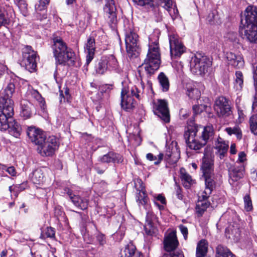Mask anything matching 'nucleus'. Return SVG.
I'll use <instances>...</instances> for the list:
<instances>
[{"instance_id": "7c9ffc66", "label": "nucleus", "mask_w": 257, "mask_h": 257, "mask_svg": "<svg viewBox=\"0 0 257 257\" xmlns=\"http://www.w3.org/2000/svg\"><path fill=\"white\" fill-rule=\"evenodd\" d=\"M215 257H236V256L226 246L219 244L215 248Z\"/></svg>"}, {"instance_id": "2eb2a0df", "label": "nucleus", "mask_w": 257, "mask_h": 257, "mask_svg": "<svg viewBox=\"0 0 257 257\" xmlns=\"http://www.w3.org/2000/svg\"><path fill=\"white\" fill-rule=\"evenodd\" d=\"M26 133L30 141L38 146L42 144L46 137L43 130L33 125L27 127Z\"/></svg>"}, {"instance_id": "79ce46f5", "label": "nucleus", "mask_w": 257, "mask_h": 257, "mask_svg": "<svg viewBox=\"0 0 257 257\" xmlns=\"http://www.w3.org/2000/svg\"><path fill=\"white\" fill-rule=\"evenodd\" d=\"M225 131L229 135L234 134L238 139H241L242 138V133L241 130L238 126H234L233 127H227L225 128Z\"/></svg>"}, {"instance_id": "37998d69", "label": "nucleus", "mask_w": 257, "mask_h": 257, "mask_svg": "<svg viewBox=\"0 0 257 257\" xmlns=\"http://www.w3.org/2000/svg\"><path fill=\"white\" fill-rule=\"evenodd\" d=\"M209 106L207 104L194 105L193 106V111L194 115H197L201 113L203 111H208Z\"/></svg>"}, {"instance_id": "c03bdc74", "label": "nucleus", "mask_w": 257, "mask_h": 257, "mask_svg": "<svg viewBox=\"0 0 257 257\" xmlns=\"http://www.w3.org/2000/svg\"><path fill=\"white\" fill-rule=\"evenodd\" d=\"M235 86L237 89H241L242 88L243 79V75L241 72L238 71L235 73Z\"/></svg>"}, {"instance_id": "f704fd0d", "label": "nucleus", "mask_w": 257, "mask_h": 257, "mask_svg": "<svg viewBox=\"0 0 257 257\" xmlns=\"http://www.w3.org/2000/svg\"><path fill=\"white\" fill-rule=\"evenodd\" d=\"M210 205V203L208 200L198 199L195 207L196 213L199 216H201Z\"/></svg>"}, {"instance_id": "bf43d9fd", "label": "nucleus", "mask_w": 257, "mask_h": 257, "mask_svg": "<svg viewBox=\"0 0 257 257\" xmlns=\"http://www.w3.org/2000/svg\"><path fill=\"white\" fill-rule=\"evenodd\" d=\"M96 239L101 245H103L106 243L105 237L102 233H98L96 236Z\"/></svg>"}, {"instance_id": "13d9d810", "label": "nucleus", "mask_w": 257, "mask_h": 257, "mask_svg": "<svg viewBox=\"0 0 257 257\" xmlns=\"http://www.w3.org/2000/svg\"><path fill=\"white\" fill-rule=\"evenodd\" d=\"M179 229H180L181 232L183 234L184 239L185 240H186L187 238V237H188V233L187 227H186L185 226L181 224L179 226Z\"/></svg>"}, {"instance_id": "4d7b16f0", "label": "nucleus", "mask_w": 257, "mask_h": 257, "mask_svg": "<svg viewBox=\"0 0 257 257\" xmlns=\"http://www.w3.org/2000/svg\"><path fill=\"white\" fill-rule=\"evenodd\" d=\"M253 79L255 90H257V62L252 64V66Z\"/></svg>"}, {"instance_id": "bb28decb", "label": "nucleus", "mask_w": 257, "mask_h": 257, "mask_svg": "<svg viewBox=\"0 0 257 257\" xmlns=\"http://www.w3.org/2000/svg\"><path fill=\"white\" fill-rule=\"evenodd\" d=\"M215 136V131L213 126L211 124H209L204 126L200 135H198L199 139L206 145L208 142H211L214 139Z\"/></svg>"}, {"instance_id": "20e7f679", "label": "nucleus", "mask_w": 257, "mask_h": 257, "mask_svg": "<svg viewBox=\"0 0 257 257\" xmlns=\"http://www.w3.org/2000/svg\"><path fill=\"white\" fill-rule=\"evenodd\" d=\"M160 63V54L158 45L155 44L153 46H150L147 58L143 64L145 71L151 76L159 69Z\"/></svg>"}, {"instance_id": "b1692460", "label": "nucleus", "mask_w": 257, "mask_h": 257, "mask_svg": "<svg viewBox=\"0 0 257 257\" xmlns=\"http://www.w3.org/2000/svg\"><path fill=\"white\" fill-rule=\"evenodd\" d=\"M14 12L13 9L9 6L0 8V27L9 25Z\"/></svg>"}, {"instance_id": "8fccbe9b", "label": "nucleus", "mask_w": 257, "mask_h": 257, "mask_svg": "<svg viewBox=\"0 0 257 257\" xmlns=\"http://www.w3.org/2000/svg\"><path fill=\"white\" fill-rule=\"evenodd\" d=\"M244 209L246 211H251L252 209V202L249 195L246 194L243 198Z\"/></svg>"}, {"instance_id": "5fc2aeb1", "label": "nucleus", "mask_w": 257, "mask_h": 257, "mask_svg": "<svg viewBox=\"0 0 257 257\" xmlns=\"http://www.w3.org/2000/svg\"><path fill=\"white\" fill-rule=\"evenodd\" d=\"M212 190L205 188L204 191H203L201 195L198 196V199L204 200H208L210 195L211 194Z\"/></svg>"}, {"instance_id": "1a4fd4ad", "label": "nucleus", "mask_w": 257, "mask_h": 257, "mask_svg": "<svg viewBox=\"0 0 257 257\" xmlns=\"http://www.w3.org/2000/svg\"><path fill=\"white\" fill-rule=\"evenodd\" d=\"M39 57L37 52L30 46H26L23 50V59L21 65L30 72H34L37 68Z\"/></svg>"}, {"instance_id": "f257e3e1", "label": "nucleus", "mask_w": 257, "mask_h": 257, "mask_svg": "<svg viewBox=\"0 0 257 257\" xmlns=\"http://www.w3.org/2000/svg\"><path fill=\"white\" fill-rule=\"evenodd\" d=\"M52 49L57 64L73 66L76 56L73 51L68 47L66 43L59 37L53 38Z\"/></svg>"}, {"instance_id": "338daca9", "label": "nucleus", "mask_w": 257, "mask_h": 257, "mask_svg": "<svg viewBox=\"0 0 257 257\" xmlns=\"http://www.w3.org/2000/svg\"><path fill=\"white\" fill-rule=\"evenodd\" d=\"M174 149H171V150H167L166 152L165 158L168 162H169V161L170 160V158L172 156L173 150Z\"/></svg>"}, {"instance_id": "69168bd1", "label": "nucleus", "mask_w": 257, "mask_h": 257, "mask_svg": "<svg viewBox=\"0 0 257 257\" xmlns=\"http://www.w3.org/2000/svg\"><path fill=\"white\" fill-rule=\"evenodd\" d=\"M252 110L253 112H257V94H255L253 96Z\"/></svg>"}, {"instance_id": "6e6552de", "label": "nucleus", "mask_w": 257, "mask_h": 257, "mask_svg": "<svg viewBox=\"0 0 257 257\" xmlns=\"http://www.w3.org/2000/svg\"><path fill=\"white\" fill-rule=\"evenodd\" d=\"M211 65V62L207 56L197 54L191 60V70L197 75L204 74L208 72Z\"/></svg>"}, {"instance_id": "774afa93", "label": "nucleus", "mask_w": 257, "mask_h": 257, "mask_svg": "<svg viewBox=\"0 0 257 257\" xmlns=\"http://www.w3.org/2000/svg\"><path fill=\"white\" fill-rule=\"evenodd\" d=\"M156 199L157 200L160 201V202L163 204H166V200L165 197L163 196L162 194H158L156 197Z\"/></svg>"}, {"instance_id": "a878e982", "label": "nucleus", "mask_w": 257, "mask_h": 257, "mask_svg": "<svg viewBox=\"0 0 257 257\" xmlns=\"http://www.w3.org/2000/svg\"><path fill=\"white\" fill-rule=\"evenodd\" d=\"M225 57L229 64L233 67L240 68L243 66L244 61L241 55H236L232 52H227L225 54Z\"/></svg>"}, {"instance_id": "f8f14e48", "label": "nucleus", "mask_w": 257, "mask_h": 257, "mask_svg": "<svg viewBox=\"0 0 257 257\" xmlns=\"http://www.w3.org/2000/svg\"><path fill=\"white\" fill-rule=\"evenodd\" d=\"M59 146L58 140L55 136L46 137L42 144L38 146L37 150L42 156H52L58 149Z\"/></svg>"}, {"instance_id": "f3484780", "label": "nucleus", "mask_w": 257, "mask_h": 257, "mask_svg": "<svg viewBox=\"0 0 257 257\" xmlns=\"http://www.w3.org/2000/svg\"><path fill=\"white\" fill-rule=\"evenodd\" d=\"M104 15L111 27H114L117 22L116 9L113 0H105Z\"/></svg>"}, {"instance_id": "052dcab7", "label": "nucleus", "mask_w": 257, "mask_h": 257, "mask_svg": "<svg viewBox=\"0 0 257 257\" xmlns=\"http://www.w3.org/2000/svg\"><path fill=\"white\" fill-rule=\"evenodd\" d=\"M2 169L6 170V171L12 176H14L16 175V171L13 166L6 168V166H3Z\"/></svg>"}, {"instance_id": "6ab92c4d", "label": "nucleus", "mask_w": 257, "mask_h": 257, "mask_svg": "<svg viewBox=\"0 0 257 257\" xmlns=\"http://www.w3.org/2000/svg\"><path fill=\"white\" fill-rule=\"evenodd\" d=\"M164 249L169 252L176 251L179 245L176 231H173L165 236L163 241Z\"/></svg>"}, {"instance_id": "864d4df0", "label": "nucleus", "mask_w": 257, "mask_h": 257, "mask_svg": "<svg viewBox=\"0 0 257 257\" xmlns=\"http://www.w3.org/2000/svg\"><path fill=\"white\" fill-rule=\"evenodd\" d=\"M152 9H153L155 21L157 22H161L162 20V14L160 11L159 8L155 7V5L154 7Z\"/></svg>"}, {"instance_id": "473e14b6", "label": "nucleus", "mask_w": 257, "mask_h": 257, "mask_svg": "<svg viewBox=\"0 0 257 257\" xmlns=\"http://www.w3.org/2000/svg\"><path fill=\"white\" fill-rule=\"evenodd\" d=\"M244 168L242 166H236L229 170V177L233 181H237L243 177Z\"/></svg>"}, {"instance_id": "5701e85b", "label": "nucleus", "mask_w": 257, "mask_h": 257, "mask_svg": "<svg viewBox=\"0 0 257 257\" xmlns=\"http://www.w3.org/2000/svg\"><path fill=\"white\" fill-rule=\"evenodd\" d=\"M98 160L103 163L119 164L122 163L123 158L120 154L111 151L99 157Z\"/></svg>"}, {"instance_id": "ddd939ff", "label": "nucleus", "mask_w": 257, "mask_h": 257, "mask_svg": "<svg viewBox=\"0 0 257 257\" xmlns=\"http://www.w3.org/2000/svg\"><path fill=\"white\" fill-rule=\"evenodd\" d=\"M170 54L172 57H180L185 51L186 48L178 35L172 33L169 36Z\"/></svg>"}, {"instance_id": "0e129e2a", "label": "nucleus", "mask_w": 257, "mask_h": 257, "mask_svg": "<svg viewBox=\"0 0 257 257\" xmlns=\"http://www.w3.org/2000/svg\"><path fill=\"white\" fill-rule=\"evenodd\" d=\"M162 2L165 4L164 8L167 11L171 8L172 6V2L171 0H161Z\"/></svg>"}, {"instance_id": "c9c22d12", "label": "nucleus", "mask_w": 257, "mask_h": 257, "mask_svg": "<svg viewBox=\"0 0 257 257\" xmlns=\"http://www.w3.org/2000/svg\"><path fill=\"white\" fill-rule=\"evenodd\" d=\"M186 89V94L190 98L197 100L199 98L201 92L197 88L191 85L187 84Z\"/></svg>"}, {"instance_id": "c85d7f7f", "label": "nucleus", "mask_w": 257, "mask_h": 257, "mask_svg": "<svg viewBox=\"0 0 257 257\" xmlns=\"http://www.w3.org/2000/svg\"><path fill=\"white\" fill-rule=\"evenodd\" d=\"M139 192L136 195V201L139 206L142 205L146 208L149 200L143 186H135Z\"/></svg>"}, {"instance_id": "cd10ccee", "label": "nucleus", "mask_w": 257, "mask_h": 257, "mask_svg": "<svg viewBox=\"0 0 257 257\" xmlns=\"http://www.w3.org/2000/svg\"><path fill=\"white\" fill-rule=\"evenodd\" d=\"M20 116L25 119L30 118L32 115L33 104L27 100H22L20 103Z\"/></svg>"}, {"instance_id": "603ef678", "label": "nucleus", "mask_w": 257, "mask_h": 257, "mask_svg": "<svg viewBox=\"0 0 257 257\" xmlns=\"http://www.w3.org/2000/svg\"><path fill=\"white\" fill-rule=\"evenodd\" d=\"M180 158V152L178 151V149L175 148L173 150V154L172 156L170 158V160L169 161V163L171 164H173L176 163Z\"/></svg>"}, {"instance_id": "09e8293b", "label": "nucleus", "mask_w": 257, "mask_h": 257, "mask_svg": "<svg viewBox=\"0 0 257 257\" xmlns=\"http://www.w3.org/2000/svg\"><path fill=\"white\" fill-rule=\"evenodd\" d=\"M15 4L18 6L22 13L25 15L27 11V4L25 0H15Z\"/></svg>"}, {"instance_id": "4468645a", "label": "nucleus", "mask_w": 257, "mask_h": 257, "mask_svg": "<svg viewBox=\"0 0 257 257\" xmlns=\"http://www.w3.org/2000/svg\"><path fill=\"white\" fill-rule=\"evenodd\" d=\"M257 26V7L248 6L240 15V26Z\"/></svg>"}, {"instance_id": "2f4dec72", "label": "nucleus", "mask_w": 257, "mask_h": 257, "mask_svg": "<svg viewBox=\"0 0 257 257\" xmlns=\"http://www.w3.org/2000/svg\"><path fill=\"white\" fill-rule=\"evenodd\" d=\"M49 2L50 0H40L38 3L35 5V10L38 13L37 17L40 20L47 19V15L45 13H43L42 14L41 17V14H39L38 12L44 11L46 10L47 6L49 4Z\"/></svg>"}, {"instance_id": "a18cd8bd", "label": "nucleus", "mask_w": 257, "mask_h": 257, "mask_svg": "<svg viewBox=\"0 0 257 257\" xmlns=\"http://www.w3.org/2000/svg\"><path fill=\"white\" fill-rule=\"evenodd\" d=\"M163 156L164 155L163 154L160 153L158 156V157L157 158V156H154L153 154L148 153L146 155V158L148 160L150 161H154V164L155 165H158L161 163V161L162 160Z\"/></svg>"}, {"instance_id": "3c124183", "label": "nucleus", "mask_w": 257, "mask_h": 257, "mask_svg": "<svg viewBox=\"0 0 257 257\" xmlns=\"http://www.w3.org/2000/svg\"><path fill=\"white\" fill-rule=\"evenodd\" d=\"M32 95L40 103L41 107L44 106L45 104L44 99L42 97L40 93L36 90H34L32 92Z\"/></svg>"}, {"instance_id": "58836bf2", "label": "nucleus", "mask_w": 257, "mask_h": 257, "mask_svg": "<svg viewBox=\"0 0 257 257\" xmlns=\"http://www.w3.org/2000/svg\"><path fill=\"white\" fill-rule=\"evenodd\" d=\"M181 176L180 178L183 183V185L184 187L186 188H189L192 184L193 181L192 179V178L190 175L185 172V171H183V170H181Z\"/></svg>"}, {"instance_id": "e2e57ef3", "label": "nucleus", "mask_w": 257, "mask_h": 257, "mask_svg": "<svg viewBox=\"0 0 257 257\" xmlns=\"http://www.w3.org/2000/svg\"><path fill=\"white\" fill-rule=\"evenodd\" d=\"M175 190H176V196H177V198L179 199L182 200L183 199V195L182 194V190H181V188L180 187V186L176 184Z\"/></svg>"}, {"instance_id": "423d86ee", "label": "nucleus", "mask_w": 257, "mask_h": 257, "mask_svg": "<svg viewBox=\"0 0 257 257\" xmlns=\"http://www.w3.org/2000/svg\"><path fill=\"white\" fill-rule=\"evenodd\" d=\"M125 43L128 56L130 58L138 57L141 52L139 36L131 29L126 30Z\"/></svg>"}, {"instance_id": "dca6fc26", "label": "nucleus", "mask_w": 257, "mask_h": 257, "mask_svg": "<svg viewBox=\"0 0 257 257\" xmlns=\"http://www.w3.org/2000/svg\"><path fill=\"white\" fill-rule=\"evenodd\" d=\"M153 111L154 113L164 122H169L170 121L169 110L168 103L166 100L159 99L157 103L154 104Z\"/></svg>"}, {"instance_id": "49530a36", "label": "nucleus", "mask_w": 257, "mask_h": 257, "mask_svg": "<svg viewBox=\"0 0 257 257\" xmlns=\"http://www.w3.org/2000/svg\"><path fill=\"white\" fill-rule=\"evenodd\" d=\"M144 230L146 234L148 235H153L156 233V228L153 225V223H146L144 226Z\"/></svg>"}, {"instance_id": "6e6d98bb", "label": "nucleus", "mask_w": 257, "mask_h": 257, "mask_svg": "<svg viewBox=\"0 0 257 257\" xmlns=\"http://www.w3.org/2000/svg\"><path fill=\"white\" fill-rule=\"evenodd\" d=\"M163 257H184V255L182 250H177L169 253H165Z\"/></svg>"}, {"instance_id": "4c0bfd02", "label": "nucleus", "mask_w": 257, "mask_h": 257, "mask_svg": "<svg viewBox=\"0 0 257 257\" xmlns=\"http://www.w3.org/2000/svg\"><path fill=\"white\" fill-rule=\"evenodd\" d=\"M136 248L132 243L127 244L121 251V257H133L135 255Z\"/></svg>"}, {"instance_id": "9b49d317", "label": "nucleus", "mask_w": 257, "mask_h": 257, "mask_svg": "<svg viewBox=\"0 0 257 257\" xmlns=\"http://www.w3.org/2000/svg\"><path fill=\"white\" fill-rule=\"evenodd\" d=\"M118 67V62L113 55L104 56L96 63L95 71L98 75L104 74L108 70H116Z\"/></svg>"}, {"instance_id": "7ed1b4c3", "label": "nucleus", "mask_w": 257, "mask_h": 257, "mask_svg": "<svg viewBox=\"0 0 257 257\" xmlns=\"http://www.w3.org/2000/svg\"><path fill=\"white\" fill-rule=\"evenodd\" d=\"M8 112V111H6V110L0 112V131H6L8 130L11 135L18 138L21 134V126L17 121L13 119L14 109L12 114L9 115Z\"/></svg>"}, {"instance_id": "412c9836", "label": "nucleus", "mask_w": 257, "mask_h": 257, "mask_svg": "<svg viewBox=\"0 0 257 257\" xmlns=\"http://www.w3.org/2000/svg\"><path fill=\"white\" fill-rule=\"evenodd\" d=\"M244 30V38L251 43H257V26L246 25L240 26Z\"/></svg>"}, {"instance_id": "a211bd4d", "label": "nucleus", "mask_w": 257, "mask_h": 257, "mask_svg": "<svg viewBox=\"0 0 257 257\" xmlns=\"http://www.w3.org/2000/svg\"><path fill=\"white\" fill-rule=\"evenodd\" d=\"M214 108L219 116H229L231 112L228 100L223 96L219 97L215 100Z\"/></svg>"}, {"instance_id": "f03ea898", "label": "nucleus", "mask_w": 257, "mask_h": 257, "mask_svg": "<svg viewBox=\"0 0 257 257\" xmlns=\"http://www.w3.org/2000/svg\"><path fill=\"white\" fill-rule=\"evenodd\" d=\"M211 148L207 146L204 149L202 158L201 170L205 180V188L213 190L216 184L214 181V155L210 151Z\"/></svg>"}, {"instance_id": "680f3d73", "label": "nucleus", "mask_w": 257, "mask_h": 257, "mask_svg": "<svg viewBox=\"0 0 257 257\" xmlns=\"http://www.w3.org/2000/svg\"><path fill=\"white\" fill-rule=\"evenodd\" d=\"M226 38L231 42H235L237 39V34L234 32H229L227 35Z\"/></svg>"}, {"instance_id": "9d476101", "label": "nucleus", "mask_w": 257, "mask_h": 257, "mask_svg": "<svg viewBox=\"0 0 257 257\" xmlns=\"http://www.w3.org/2000/svg\"><path fill=\"white\" fill-rule=\"evenodd\" d=\"M198 130L196 127L191 126L185 131L184 137L187 147L191 150L198 151L205 146L204 143L199 139L197 135Z\"/></svg>"}, {"instance_id": "c756f323", "label": "nucleus", "mask_w": 257, "mask_h": 257, "mask_svg": "<svg viewBox=\"0 0 257 257\" xmlns=\"http://www.w3.org/2000/svg\"><path fill=\"white\" fill-rule=\"evenodd\" d=\"M208 243L206 240L201 239L200 240L196 247V256L205 257L208 252Z\"/></svg>"}, {"instance_id": "72a5a7b5", "label": "nucleus", "mask_w": 257, "mask_h": 257, "mask_svg": "<svg viewBox=\"0 0 257 257\" xmlns=\"http://www.w3.org/2000/svg\"><path fill=\"white\" fill-rule=\"evenodd\" d=\"M31 179L33 183L41 185L44 182L45 177L43 171L37 169L32 173Z\"/></svg>"}, {"instance_id": "a19ab883", "label": "nucleus", "mask_w": 257, "mask_h": 257, "mask_svg": "<svg viewBox=\"0 0 257 257\" xmlns=\"http://www.w3.org/2000/svg\"><path fill=\"white\" fill-rule=\"evenodd\" d=\"M249 124L251 132L257 136V114H253L250 117Z\"/></svg>"}, {"instance_id": "0eeeda50", "label": "nucleus", "mask_w": 257, "mask_h": 257, "mask_svg": "<svg viewBox=\"0 0 257 257\" xmlns=\"http://www.w3.org/2000/svg\"><path fill=\"white\" fill-rule=\"evenodd\" d=\"M15 90V85L13 82L8 84L6 87L1 92L0 96V112L8 111V114H12L14 109V102L11 99Z\"/></svg>"}, {"instance_id": "e433bc0d", "label": "nucleus", "mask_w": 257, "mask_h": 257, "mask_svg": "<svg viewBox=\"0 0 257 257\" xmlns=\"http://www.w3.org/2000/svg\"><path fill=\"white\" fill-rule=\"evenodd\" d=\"M158 79L163 91H168L169 89L170 83L166 75L164 73L161 72L159 74Z\"/></svg>"}, {"instance_id": "393cba45", "label": "nucleus", "mask_w": 257, "mask_h": 257, "mask_svg": "<svg viewBox=\"0 0 257 257\" xmlns=\"http://www.w3.org/2000/svg\"><path fill=\"white\" fill-rule=\"evenodd\" d=\"M215 149L217 150L216 155L220 159H223L227 154L228 149V144L219 136L215 141Z\"/></svg>"}, {"instance_id": "ea45409f", "label": "nucleus", "mask_w": 257, "mask_h": 257, "mask_svg": "<svg viewBox=\"0 0 257 257\" xmlns=\"http://www.w3.org/2000/svg\"><path fill=\"white\" fill-rule=\"evenodd\" d=\"M134 3L140 6L145 7L147 9H151L154 7V0H133Z\"/></svg>"}, {"instance_id": "39448f33", "label": "nucleus", "mask_w": 257, "mask_h": 257, "mask_svg": "<svg viewBox=\"0 0 257 257\" xmlns=\"http://www.w3.org/2000/svg\"><path fill=\"white\" fill-rule=\"evenodd\" d=\"M143 94L142 91L136 86H133L130 89L123 87L121 92V105L122 108L126 111L133 109L135 107V100L133 97H135L139 100L141 99Z\"/></svg>"}, {"instance_id": "de8ad7c7", "label": "nucleus", "mask_w": 257, "mask_h": 257, "mask_svg": "<svg viewBox=\"0 0 257 257\" xmlns=\"http://www.w3.org/2000/svg\"><path fill=\"white\" fill-rule=\"evenodd\" d=\"M41 236L42 238L49 237L51 238H55V229L52 227H47L45 231L42 233Z\"/></svg>"}, {"instance_id": "aec40b11", "label": "nucleus", "mask_w": 257, "mask_h": 257, "mask_svg": "<svg viewBox=\"0 0 257 257\" xmlns=\"http://www.w3.org/2000/svg\"><path fill=\"white\" fill-rule=\"evenodd\" d=\"M67 195L68 196L69 199L73 203L74 205L77 208L84 210L87 208L88 207V200L82 198L78 195L75 194L72 190L70 189H67L65 190Z\"/></svg>"}, {"instance_id": "4be33fe9", "label": "nucleus", "mask_w": 257, "mask_h": 257, "mask_svg": "<svg viewBox=\"0 0 257 257\" xmlns=\"http://www.w3.org/2000/svg\"><path fill=\"white\" fill-rule=\"evenodd\" d=\"M84 48L85 51L87 54L86 57V65L87 66L93 60L95 54V39L93 37H90L87 39Z\"/></svg>"}]
</instances>
